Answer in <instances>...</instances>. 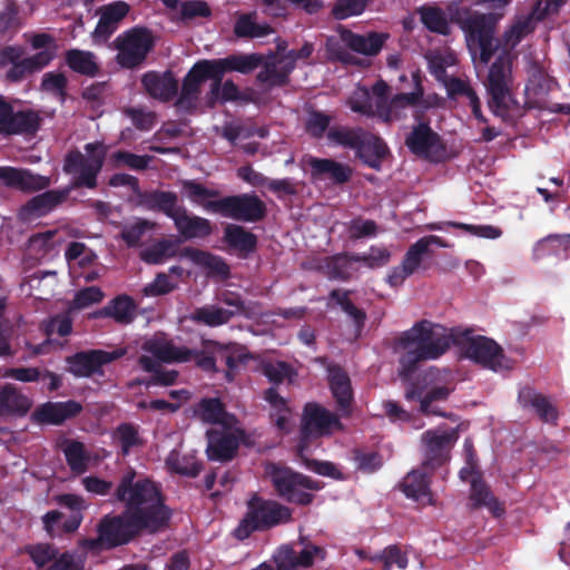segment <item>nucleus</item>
Segmentation results:
<instances>
[{
    "mask_svg": "<svg viewBox=\"0 0 570 570\" xmlns=\"http://www.w3.org/2000/svg\"><path fill=\"white\" fill-rule=\"evenodd\" d=\"M112 495L124 510L104 515L97 524V537L78 541L81 549L111 550L169 527L173 510L161 485L147 476H138L136 470L130 468L120 476Z\"/></svg>",
    "mask_w": 570,
    "mask_h": 570,
    "instance_id": "nucleus-1",
    "label": "nucleus"
},
{
    "mask_svg": "<svg viewBox=\"0 0 570 570\" xmlns=\"http://www.w3.org/2000/svg\"><path fill=\"white\" fill-rule=\"evenodd\" d=\"M469 333L470 331H465L461 336ZM460 343L461 337L454 328H448L429 320L416 322L395 338V350L403 351L399 357L400 377L410 379L421 363L439 360L453 344Z\"/></svg>",
    "mask_w": 570,
    "mask_h": 570,
    "instance_id": "nucleus-2",
    "label": "nucleus"
},
{
    "mask_svg": "<svg viewBox=\"0 0 570 570\" xmlns=\"http://www.w3.org/2000/svg\"><path fill=\"white\" fill-rule=\"evenodd\" d=\"M144 205L170 218L179 236L185 239L206 238L213 234V225L209 219L190 214L179 204L175 191L151 190L142 195Z\"/></svg>",
    "mask_w": 570,
    "mask_h": 570,
    "instance_id": "nucleus-3",
    "label": "nucleus"
},
{
    "mask_svg": "<svg viewBox=\"0 0 570 570\" xmlns=\"http://www.w3.org/2000/svg\"><path fill=\"white\" fill-rule=\"evenodd\" d=\"M293 520V510L287 505L258 493L246 501V511L233 531L235 539L244 541L254 532H265Z\"/></svg>",
    "mask_w": 570,
    "mask_h": 570,
    "instance_id": "nucleus-4",
    "label": "nucleus"
},
{
    "mask_svg": "<svg viewBox=\"0 0 570 570\" xmlns=\"http://www.w3.org/2000/svg\"><path fill=\"white\" fill-rule=\"evenodd\" d=\"M450 19L456 23L465 35L471 50H480V60L488 63L498 49L494 43L497 21L491 13L472 12L468 8L450 7Z\"/></svg>",
    "mask_w": 570,
    "mask_h": 570,
    "instance_id": "nucleus-5",
    "label": "nucleus"
},
{
    "mask_svg": "<svg viewBox=\"0 0 570 570\" xmlns=\"http://www.w3.org/2000/svg\"><path fill=\"white\" fill-rule=\"evenodd\" d=\"M267 471L275 492L288 503L302 507L308 505L313 502L314 494L307 492V490L318 491L321 489L320 481L288 466L273 463Z\"/></svg>",
    "mask_w": 570,
    "mask_h": 570,
    "instance_id": "nucleus-6",
    "label": "nucleus"
},
{
    "mask_svg": "<svg viewBox=\"0 0 570 570\" xmlns=\"http://www.w3.org/2000/svg\"><path fill=\"white\" fill-rule=\"evenodd\" d=\"M88 157L82 155L78 149L70 150L63 159L62 169L67 175H73L71 188L79 189L82 187L95 189L97 187V178L100 174L106 150L101 142H89L85 145Z\"/></svg>",
    "mask_w": 570,
    "mask_h": 570,
    "instance_id": "nucleus-7",
    "label": "nucleus"
},
{
    "mask_svg": "<svg viewBox=\"0 0 570 570\" xmlns=\"http://www.w3.org/2000/svg\"><path fill=\"white\" fill-rule=\"evenodd\" d=\"M204 209L245 223L261 222L267 214L265 203L254 194L232 195L209 200L204 204Z\"/></svg>",
    "mask_w": 570,
    "mask_h": 570,
    "instance_id": "nucleus-8",
    "label": "nucleus"
},
{
    "mask_svg": "<svg viewBox=\"0 0 570 570\" xmlns=\"http://www.w3.org/2000/svg\"><path fill=\"white\" fill-rule=\"evenodd\" d=\"M55 501L59 505L68 508L71 513L60 528L58 525L63 518V513L59 510H50L41 517L43 530L51 539L60 537L62 533L70 534L76 532L82 523L83 511L88 507L82 497L73 493L59 494L55 498Z\"/></svg>",
    "mask_w": 570,
    "mask_h": 570,
    "instance_id": "nucleus-9",
    "label": "nucleus"
},
{
    "mask_svg": "<svg viewBox=\"0 0 570 570\" xmlns=\"http://www.w3.org/2000/svg\"><path fill=\"white\" fill-rule=\"evenodd\" d=\"M490 95L489 107L495 115L509 110L512 98V68L507 56H499L491 65L487 81Z\"/></svg>",
    "mask_w": 570,
    "mask_h": 570,
    "instance_id": "nucleus-10",
    "label": "nucleus"
},
{
    "mask_svg": "<svg viewBox=\"0 0 570 570\" xmlns=\"http://www.w3.org/2000/svg\"><path fill=\"white\" fill-rule=\"evenodd\" d=\"M115 43L118 49L117 62L127 69L140 66L155 45L151 31L145 27H135L124 32L116 38Z\"/></svg>",
    "mask_w": 570,
    "mask_h": 570,
    "instance_id": "nucleus-11",
    "label": "nucleus"
},
{
    "mask_svg": "<svg viewBox=\"0 0 570 570\" xmlns=\"http://www.w3.org/2000/svg\"><path fill=\"white\" fill-rule=\"evenodd\" d=\"M419 121L405 137V146L415 156L429 161H439L445 154V146L441 136L435 132L429 121L422 120L423 111L416 110L413 115Z\"/></svg>",
    "mask_w": 570,
    "mask_h": 570,
    "instance_id": "nucleus-12",
    "label": "nucleus"
},
{
    "mask_svg": "<svg viewBox=\"0 0 570 570\" xmlns=\"http://www.w3.org/2000/svg\"><path fill=\"white\" fill-rule=\"evenodd\" d=\"M459 439L458 429L441 431L440 429L428 430L422 436L424 470L435 471L451 459V450Z\"/></svg>",
    "mask_w": 570,
    "mask_h": 570,
    "instance_id": "nucleus-13",
    "label": "nucleus"
},
{
    "mask_svg": "<svg viewBox=\"0 0 570 570\" xmlns=\"http://www.w3.org/2000/svg\"><path fill=\"white\" fill-rule=\"evenodd\" d=\"M125 354V348H115L112 351L94 348L76 352L67 356L66 363L68 372L76 377L102 376L105 374L104 366L121 358Z\"/></svg>",
    "mask_w": 570,
    "mask_h": 570,
    "instance_id": "nucleus-14",
    "label": "nucleus"
},
{
    "mask_svg": "<svg viewBox=\"0 0 570 570\" xmlns=\"http://www.w3.org/2000/svg\"><path fill=\"white\" fill-rule=\"evenodd\" d=\"M326 551L314 544H308L301 551H296L291 546H283L275 556L276 568L271 564L262 563L253 570H298V568H309L315 559L324 560Z\"/></svg>",
    "mask_w": 570,
    "mask_h": 570,
    "instance_id": "nucleus-15",
    "label": "nucleus"
},
{
    "mask_svg": "<svg viewBox=\"0 0 570 570\" xmlns=\"http://www.w3.org/2000/svg\"><path fill=\"white\" fill-rule=\"evenodd\" d=\"M464 354L473 362L493 371L508 367L502 347L495 341L485 336L479 335L468 338Z\"/></svg>",
    "mask_w": 570,
    "mask_h": 570,
    "instance_id": "nucleus-16",
    "label": "nucleus"
},
{
    "mask_svg": "<svg viewBox=\"0 0 570 570\" xmlns=\"http://www.w3.org/2000/svg\"><path fill=\"white\" fill-rule=\"evenodd\" d=\"M334 430H343L338 416L318 403H307L304 406L302 419V434L304 438L323 436Z\"/></svg>",
    "mask_w": 570,
    "mask_h": 570,
    "instance_id": "nucleus-17",
    "label": "nucleus"
},
{
    "mask_svg": "<svg viewBox=\"0 0 570 570\" xmlns=\"http://www.w3.org/2000/svg\"><path fill=\"white\" fill-rule=\"evenodd\" d=\"M242 434L243 432L239 430L209 429L206 432L207 459L220 463L232 461L238 452Z\"/></svg>",
    "mask_w": 570,
    "mask_h": 570,
    "instance_id": "nucleus-18",
    "label": "nucleus"
},
{
    "mask_svg": "<svg viewBox=\"0 0 570 570\" xmlns=\"http://www.w3.org/2000/svg\"><path fill=\"white\" fill-rule=\"evenodd\" d=\"M141 350L151 354L163 363H186L191 361L194 352L186 346H177L167 337L164 332H156L151 337L146 338Z\"/></svg>",
    "mask_w": 570,
    "mask_h": 570,
    "instance_id": "nucleus-19",
    "label": "nucleus"
},
{
    "mask_svg": "<svg viewBox=\"0 0 570 570\" xmlns=\"http://www.w3.org/2000/svg\"><path fill=\"white\" fill-rule=\"evenodd\" d=\"M312 181L328 180L334 186H343L353 177V168L332 158L309 156L306 159Z\"/></svg>",
    "mask_w": 570,
    "mask_h": 570,
    "instance_id": "nucleus-20",
    "label": "nucleus"
},
{
    "mask_svg": "<svg viewBox=\"0 0 570 570\" xmlns=\"http://www.w3.org/2000/svg\"><path fill=\"white\" fill-rule=\"evenodd\" d=\"M453 387L445 385L433 386L424 395V386L420 385L419 382H413L405 391V399L407 401H420V411L424 415H435L450 419L451 415L433 406L434 402L446 401L450 394L453 392Z\"/></svg>",
    "mask_w": 570,
    "mask_h": 570,
    "instance_id": "nucleus-21",
    "label": "nucleus"
},
{
    "mask_svg": "<svg viewBox=\"0 0 570 570\" xmlns=\"http://www.w3.org/2000/svg\"><path fill=\"white\" fill-rule=\"evenodd\" d=\"M81 411V403L75 400H68L66 402H46L33 411L31 419L39 424L60 425L66 420L79 415Z\"/></svg>",
    "mask_w": 570,
    "mask_h": 570,
    "instance_id": "nucleus-22",
    "label": "nucleus"
},
{
    "mask_svg": "<svg viewBox=\"0 0 570 570\" xmlns=\"http://www.w3.org/2000/svg\"><path fill=\"white\" fill-rule=\"evenodd\" d=\"M518 402L522 409L532 410L540 421L557 425L559 411L549 396L531 386H523L518 393Z\"/></svg>",
    "mask_w": 570,
    "mask_h": 570,
    "instance_id": "nucleus-23",
    "label": "nucleus"
},
{
    "mask_svg": "<svg viewBox=\"0 0 570 570\" xmlns=\"http://www.w3.org/2000/svg\"><path fill=\"white\" fill-rule=\"evenodd\" d=\"M141 85L148 96L161 102L171 101L178 94V81L171 70L148 71L141 77Z\"/></svg>",
    "mask_w": 570,
    "mask_h": 570,
    "instance_id": "nucleus-24",
    "label": "nucleus"
},
{
    "mask_svg": "<svg viewBox=\"0 0 570 570\" xmlns=\"http://www.w3.org/2000/svg\"><path fill=\"white\" fill-rule=\"evenodd\" d=\"M327 373L328 386L335 399L337 409L343 416H348L352 412V403L354 401L351 379L347 372L340 365H330Z\"/></svg>",
    "mask_w": 570,
    "mask_h": 570,
    "instance_id": "nucleus-25",
    "label": "nucleus"
},
{
    "mask_svg": "<svg viewBox=\"0 0 570 570\" xmlns=\"http://www.w3.org/2000/svg\"><path fill=\"white\" fill-rule=\"evenodd\" d=\"M469 509L472 511L487 508L493 517H501L505 509L503 503L493 494L490 485L481 474H476L470 482Z\"/></svg>",
    "mask_w": 570,
    "mask_h": 570,
    "instance_id": "nucleus-26",
    "label": "nucleus"
},
{
    "mask_svg": "<svg viewBox=\"0 0 570 570\" xmlns=\"http://www.w3.org/2000/svg\"><path fill=\"white\" fill-rule=\"evenodd\" d=\"M0 183L23 191L41 190L50 186V178L33 174L29 169L0 167Z\"/></svg>",
    "mask_w": 570,
    "mask_h": 570,
    "instance_id": "nucleus-27",
    "label": "nucleus"
},
{
    "mask_svg": "<svg viewBox=\"0 0 570 570\" xmlns=\"http://www.w3.org/2000/svg\"><path fill=\"white\" fill-rule=\"evenodd\" d=\"M432 472L424 470L422 466L410 471L400 483V488L406 498L423 504H434L430 488Z\"/></svg>",
    "mask_w": 570,
    "mask_h": 570,
    "instance_id": "nucleus-28",
    "label": "nucleus"
},
{
    "mask_svg": "<svg viewBox=\"0 0 570 570\" xmlns=\"http://www.w3.org/2000/svg\"><path fill=\"white\" fill-rule=\"evenodd\" d=\"M354 151L364 165L375 170H381L384 159L390 154L386 142L380 136L366 130Z\"/></svg>",
    "mask_w": 570,
    "mask_h": 570,
    "instance_id": "nucleus-29",
    "label": "nucleus"
},
{
    "mask_svg": "<svg viewBox=\"0 0 570 570\" xmlns=\"http://www.w3.org/2000/svg\"><path fill=\"white\" fill-rule=\"evenodd\" d=\"M209 59H203L194 63L183 79L181 90L178 97V104L193 106L200 94V86L207 80V76H213L208 70Z\"/></svg>",
    "mask_w": 570,
    "mask_h": 570,
    "instance_id": "nucleus-30",
    "label": "nucleus"
},
{
    "mask_svg": "<svg viewBox=\"0 0 570 570\" xmlns=\"http://www.w3.org/2000/svg\"><path fill=\"white\" fill-rule=\"evenodd\" d=\"M68 196V190L51 189L33 196L20 210L23 219H32L46 216L60 205Z\"/></svg>",
    "mask_w": 570,
    "mask_h": 570,
    "instance_id": "nucleus-31",
    "label": "nucleus"
},
{
    "mask_svg": "<svg viewBox=\"0 0 570 570\" xmlns=\"http://www.w3.org/2000/svg\"><path fill=\"white\" fill-rule=\"evenodd\" d=\"M41 124L42 118L38 110L28 108L14 111L12 106L3 136H35L40 129Z\"/></svg>",
    "mask_w": 570,
    "mask_h": 570,
    "instance_id": "nucleus-32",
    "label": "nucleus"
},
{
    "mask_svg": "<svg viewBox=\"0 0 570 570\" xmlns=\"http://www.w3.org/2000/svg\"><path fill=\"white\" fill-rule=\"evenodd\" d=\"M354 253L342 252L324 257L317 269L331 281L348 282L353 277Z\"/></svg>",
    "mask_w": 570,
    "mask_h": 570,
    "instance_id": "nucleus-33",
    "label": "nucleus"
},
{
    "mask_svg": "<svg viewBox=\"0 0 570 570\" xmlns=\"http://www.w3.org/2000/svg\"><path fill=\"white\" fill-rule=\"evenodd\" d=\"M435 245L443 248H449L451 245L440 236L429 235L421 237L414 244H412L403 259L402 263L411 271L413 274L417 272L424 261V257L432 255L431 246Z\"/></svg>",
    "mask_w": 570,
    "mask_h": 570,
    "instance_id": "nucleus-34",
    "label": "nucleus"
},
{
    "mask_svg": "<svg viewBox=\"0 0 570 570\" xmlns=\"http://www.w3.org/2000/svg\"><path fill=\"white\" fill-rule=\"evenodd\" d=\"M52 58V53L47 50L39 51L27 58L23 56L7 70L6 79L10 82H20L28 76L47 67Z\"/></svg>",
    "mask_w": 570,
    "mask_h": 570,
    "instance_id": "nucleus-35",
    "label": "nucleus"
},
{
    "mask_svg": "<svg viewBox=\"0 0 570 570\" xmlns=\"http://www.w3.org/2000/svg\"><path fill=\"white\" fill-rule=\"evenodd\" d=\"M137 305L132 297L121 294L112 298L106 306L94 313V317L112 318L116 323L127 325L136 317Z\"/></svg>",
    "mask_w": 570,
    "mask_h": 570,
    "instance_id": "nucleus-36",
    "label": "nucleus"
},
{
    "mask_svg": "<svg viewBox=\"0 0 570 570\" xmlns=\"http://www.w3.org/2000/svg\"><path fill=\"white\" fill-rule=\"evenodd\" d=\"M342 38L352 51L364 56H376L383 48L389 35L383 32L358 35L346 31Z\"/></svg>",
    "mask_w": 570,
    "mask_h": 570,
    "instance_id": "nucleus-37",
    "label": "nucleus"
},
{
    "mask_svg": "<svg viewBox=\"0 0 570 570\" xmlns=\"http://www.w3.org/2000/svg\"><path fill=\"white\" fill-rule=\"evenodd\" d=\"M223 242L232 249L246 257L257 248V236L245 227L236 224H227L224 227Z\"/></svg>",
    "mask_w": 570,
    "mask_h": 570,
    "instance_id": "nucleus-38",
    "label": "nucleus"
},
{
    "mask_svg": "<svg viewBox=\"0 0 570 570\" xmlns=\"http://www.w3.org/2000/svg\"><path fill=\"white\" fill-rule=\"evenodd\" d=\"M294 70L293 62H286L283 58L273 61H266L256 79L259 83L267 85L269 88L284 87L289 81V75Z\"/></svg>",
    "mask_w": 570,
    "mask_h": 570,
    "instance_id": "nucleus-39",
    "label": "nucleus"
},
{
    "mask_svg": "<svg viewBox=\"0 0 570 570\" xmlns=\"http://www.w3.org/2000/svg\"><path fill=\"white\" fill-rule=\"evenodd\" d=\"M219 68V72L237 71L247 75L263 65V56L259 53H235L226 58L210 59Z\"/></svg>",
    "mask_w": 570,
    "mask_h": 570,
    "instance_id": "nucleus-40",
    "label": "nucleus"
},
{
    "mask_svg": "<svg viewBox=\"0 0 570 570\" xmlns=\"http://www.w3.org/2000/svg\"><path fill=\"white\" fill-rule=\"evenodd\" d=\"M31 400L20 393L12 384H6L0 390V409L2 415H26L31 409Z\"/></svg>",
    "mask_w": 570,
    "mask_h": 570,
    "instance_id": "nucleus-41",
    "label": "nucleus"
},
{
    "mask_svg": "<svg viewBox=\"0 0 570 570\" xmlns=\"http://www.w3.org/2000/svg\"><path fill=\"white\" fill-rule=\"evenodd\" d=\"M180 255L188 258L195 265L208 268L216 275L223 277L229 275V266L220 256L195 247H185Z\"/></svg>",
    "mask_w": 570,
    "mask_h": 570,
    "instance_id": "nucleus-42",
    "label": "nucleus"
},
{
    "mask_svg": "<svg viewBox=\"0 0 570 570\" xmlns=\"http://www.w3.org/2000/svg\"><path fill=\"white\" fill-rule=\"evenodd\" d=\"M169 472L188 478H196L203 470V464L194 454H180L173 450L165 461Z\"/></svg>",
    "mask_w": 570,
    "mask_h": 570,
    "instance_id": "nucleus-43",
    "label": "nucleus"
},
{
    "mask_svg": "<svg viewBox=\"0 0 570 570\" xmlns=\"http://www.w3.org/2000/svg\"><path fill=\"white\" fill-rule=\"evenodd\" d=\"M365 96L366 98L363 102L355 101L351 106L353 111L366 116H377L384 122H390L393 119V109L395 106L392 104V99H389V97H382L374 98V101H372L367 91H365Z\"/></svg>",
    "mask_w": 570,
    "mask_h": 570,
    "instance_id": "nucleus-44",
    "label": "nucleus"
},
{
    "mask_svg": "<svg viewBox=\"0 0 570 570\" xmlns=\"http://www.w3.org/2000/svg\"><path fill=\"white\" fill-rule=\"evenodd\" d=\"M235 316V312L217 305H205L197 307L190 314V320L196 324L208 327H218L227 324Z\"/></svg>",
    "mask_w": 570,
    "mask_h": 570,
    "instance_id": "nucleus-45",
    "label": "nucleus"
},
{
    "mask_svg": "<svg viewBox=\"0 0 570 570\" xmlns=\"http://www.w3.org/2000/svg\"><path fill=\"white\" fill-rule=\"evenodd\" d=\"M351 291H342L338 288L332 289L328 294V305L331 302L337 304L342 311L352 318L354 326L361 331L366 321V313L364 309L358 308L350 298Z\"/></svg>",
    "mask_w": 570,
    "mask_h": 570,
    "instance_id": "nucleus-46",
    "label": "nucleus"
},
{
    "mask_svg": "<svg viewBox=\"0 0 570 570\" xmlns=\"http://www.w3.org/2000/svg\"><path fill=\"white\" fill-rule=\"evenodd\" d=\"M67 66L75 72L94 77L99 71V66L95 61V55L90 51L70 49L65 53Z\"/></svg>",
    "mask_w": 570,
    "mask_h": 570,
    "instance_id": "nucleus-47",
    "label": "nucleus"
},
{
    "mask_svg": "<svg viewBox=\"0 0 570 570\" xmlns=\"http://www.w3.org/2000/svg\"><path fill=\"white\" fill-rule=\"evenodd\" d=\"M177 247L171 239H158L139 253V258L149 265H159L168 258L175 257Z\"/></svg>",
    "mask_w": 570,
    "mask_h": 570,
    "instance_id": "nucleus-48",
    "label": "nucleus"
},
{
    "mask_svg": "<svg viewBox=\"0 0 570 570\" xmlns=\"http://www.w3.org/2000/svg\"><path fill=\"white\" fill-rule=\"evenodd\" d=\"M255 12L240 14L234 24V33L238 38H263L273 33V28L268 23H256Z\"/></svg>",
    "mask_w": 570,
    "mask_h": 570,
    "instance_id": "nucleus-49",
    "label": "nucleus"
},
{
    "mask_svg": "<svg viewBox=\"0 0 570 570\" xmlns=\"http://www.w3.org/2000/svg\"><path fill=\"white\" fill-rule=\"evenodd\" d=\"M421 22L434 33L448 36L451 31L444 11L439 7L423 6L419 10Z\"/></svg>",
    "mask_w": 570,
    "mask_h": 570,
    "instance_id": "nucleus-50",
    "label": "nucleus"
},
{
    "mask_svg": "<svg viewBox=\"0 0 570 570\" xmlns=\"http://www.w3.org/2000/svg\"><path fill=\"white\" fill-rule=\"evenodd\" d=\"M195 415L208 424H219L226 415L224 403L218 397L202 399L195 410Z\"/></svg>",
    "mask_w": 570,
    "mask_h": 570,
    "instance_id": "nucleus-51",
    "label": "nucleus"
},
{
    "mask_svg": "<svg viewBox=\"0 0 570 570\" xmlns=\"http://www.w3.org/2000/svg\"><path fill=\"white\" fill-rule=\"evenodd\" d=\"M539 22L531 11L529 14L517 19L513 24L504 32L503 40L505 46L514 48L535 29V24Z\"/></svg>",
    "mask_w": 570,
    "mask_h": 570,
    "instance_id": "nucleus-52",
    "label": "nucleus"
},
{
    "mask_svg": "<svg viewBox=\"0 0 570 570\" xmlns=\"http://www.w3.org/2000/svg\"><path fill=\"white\" fill-rule=\"evenodd\" d=\"M62 451L67 464L73 473L82 474L87 471L89 456L83 443L77 440H68Z\"/></svg>",
    "mask_w": 570,
    "mask_h": 570,
    "instance_id": "nucleus-53",
    "label": "nucleus"
},
{
    "mask_svg": "<svg viewBox=\"0 0 570 570\" xmlns=\"http://www.w3.org/2000/svg\"><path fill=\"white\" fill-rule=\"evenodd\" d=\"M262 373L274 385L287 381L292 383L297 376V371L285 361L265 362L262 364Z\"/></svg>",
    "mask_w": 570,
    "mask_h": 570,
    "instance_id": "nucleus-54",
    "label": "nucleus"
},
{
    "mask_svg": "<svg viewBox=\"0 0 570 570\" xmlns=\"http://www.w3.org/2000/svg\"><path fill=\"white\" fill-rule=\"evenodd\" d=\"M114 438L120 444L124 456L128 455L132 448L142 445L139 426L134 423H120L114 432Z\"/></svg>",
    "mask_w": 570,
    "mask_h": 570,
    "instance_id": "nucleus-55",
    "label": "nucleus"
},
{
    "mask_svg": "<svg viewBox=\"0 0 570 570\" xmlns=\"http://www.w3.org/2000/svg\"><path fill=\"white\" fill-rule=\"evenodd\" d=\"M23 552L29 556L38 570H42L53 562L59 554V549L51 543H35L27 544Z\"/></svg>",
    "mask_w": 570,
    "mask_h": 570,
    "instance_id": "nucleus-56",
    "label": "nucleus"
},
{
    "mask_svg": "<svg viewBox=\"0 0 570 570\" xmlns=\"http://www.w3.org/2000/svg\"><path fill=\"white\" fill-rule=\"evenodd\" d=\"M364 131L365 130L361 127H332L327 131V138L338 146L355 150Z\"/></svg>",
    "mask_w": 570,
    "mask_h": 570,
    "instance_id": "nucleus-57",
    "label": "nucleus"
},
{
    "mask_svg": "<svg viewBox=\"0 0 570 570\" xmlns=\"http://www.w3.org/2000/svg\"><path fill=\"white\" fill-rule=\"evenodd\" d=\"M354 262L363 263L370 269L386 266L391 261V252L384 246H370L366 253H354Z\"/></svg>",
    "mask_w": 570,
    "mask_h": 570,
    "instance_id": "nucleus-58",
    "label": "nucleus"
},
{
    "mask_svg": "<svg viewBox=\"0 0 570 570\" xmlns=\"http://www.w3.org/2000/svg\"><path fill=\"white\" fill-rule=\"evenodd\" d=\"M68 79L61 72L49 71L42 76L41 90L56 96L61 102L67 98Z\"/></svg>",
    "mask_w": 570,
    "mask_h": 570,
    "instance_id": "nucleus-59",
    "label": "nucleus"
},
{
    "mask_svg": "<svg viewBox=\"0 0 570 570\" xmlns=\"http://www.w3.org/2000/svg\"><path fill=\"white\" fill-rule=\"evenodd\" d=\"M112 160L117 166H125L131 170L142 171L149 167L153 156L136 155L127 150H117L112 154Z\"/></svg>",
    "mask_w": 570,
    "mask_h": 570,
    "instance_id": "nucleus-60",
    "label": "nucleus"
},
{
    "mask_svg": "<svg viewBox=\"0 0 570 570\" xmlns=\"http://www.w3.org/2000/svg\"><path fill=\"white\" fill-rule=\"evenodd\" d=\"M353 459L357 469L364 473H374L383 465V456L377 451L355 449L353 451Z\"/></svg>",
    "mask_w": 570,
    "mask_h": 570,
    "instance_id": "nucleus-61",
    "label": "nucleus"
},
{
    "mask_svg": "<svg viewBox=\"0 0 570 570\" xmlns=\"http://www.w3.org/2000/svg\"><path fill=\"white\" fill-rule=\"evenodd\" d=\"M368 0H336L331 13L336 20H345L350 17L362 14Z\"/></svg>",
    "mask_w": 570,
    "mask_h": 570,
    "instance_id": "nucleus-62",
    "label": "nucleus"
},
{
    "mask_svg": "<svg viewBox=\"0 0 570 570\" xmlns=\"http://www.w3.org/2000/svg\"><path fill=\"white\" fill-rule=\"evenodd\" d=\"M414 82V90L412 92L396 94L392 97V104L395 108H404L406 106H416L423 98L424 89L422 86V79L420 71L412 73Z\"/></svg>",
    "mask_w": 570,
    "mask_h": 570,
    "instance_id": "nucleus-63",
    "label": "nucleus"
},
{
    "mask_svg": "<svg viewBox=\"0 0 570 570\" xmlns=\"http://www.w3.org/2000/svg\"><path fill=\"white\" fill-rule=\"evenodd\" d=\"M332 117L320 110H312L305 122L306 132L315 138L321 139L324 134L330 130Z\"/></svg>",
    "mask_w": 570,
    "mask_h": 570,
    "instance_id": "nucleus-64",
    "label": "nucleus"
}]
</instances>
